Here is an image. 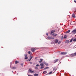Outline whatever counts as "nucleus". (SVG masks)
I'll return each instance as SVG.
<instances>
[{
  "label": "nucleus",
  "mask_w": 76,
  "mask_h": 76,
  "mask_svg": "<svg viewBox=\"0 0 76 76\" xmlns=\"http://www.w3.org/2000/svg\"><path fill=\"white\" fill-rule=\"evenodd\" d=\"M19 63V62H18V61H15V64H18V63Z\"/></svg>",
  "instance_id": "18"
},
{
  "label": "nucleus",
  "mask_w": 76,
  "mask_h": 76,
  "mask_svg": "<svg viewBox=\"0 0 76 76\" xmlns=\"http://www.w3.org/2000/svg\"><path fill=\"white\" fill-rule=\"evenodd\" d=\"M74 42H75L76 41V38L75 39H74L73 40Z\"/></svg>",
  "instance_id": "23"
},
{
  "label": "nucleus",
  "mask_w": 76,
  "mask_h": 76,
  "mask_svg": "<svg viewBox=\"0 0 76 76\" xmlns=\"http://www.w3.org/2000/svg\"><path fill=\"white\" fill-rule=\"evenodd\" d=\"M21 66H23V64H20Z\"/></svg>",
  "instance_id": "28"
},
{
  "label": "nucleus",
  "mask_w": 76,
  "mask_h": 76,
  "mask_svg": "<svg viewBox=\"0 0 76 76\" xmlns=\"http://www.w3.org/2000/svg\"><path fill=\"white\" fill-rule=\"evenodd\" d=\"M52 34V35H53V36L54 37H56V36H57V34H56V33H54L53 34Z\"/></svg>",
  "instance_id": "9"
},
{
  "label": "nucleus",
  "mask_w": 76,
  "mask_h": 76,
  "mask_svg": "<svg viewBox=\"0 0 76 76\" xmlns=\"http://www.w3.org/2000/svg\"><path fill=\"white\" fill-rule=\"evenodd\" d=\"M28 76H33L32 75H28Z\"/></svg>",
  "instance_id": "35"
},
{
  "label": "nucleus",
  "mask_w": 76,
  "mask_h": 76,
  "mask_svg": "<svg viewBox=\"0 0 76 76\" xmlns=\"http://www.w3.org/2000/svg\"><path fill=\"white\" fill-rule=\"evenodd\" d=\"M31 50L32 52H34L36 50L35 48H32L31 49Z\"/></svg>",
  "instance_id": "3"
},
{
  "label": "nucleus",
  "mask_w": 76,
  "mask_h": 76,
  "mask_svg": "<svg viewBox=\"0 0 76 76\" xmlns=\"http://www.w3.org/2000/svg\"><path fill=\"white\" fill-rule=\"evenodd\" d=\"M49 69V67H46L43 70H46V69Z\"/></svg>",
  "instance_id": "17"
},
{
  "label": "nucleus",
  "mask_w": 76,
  "mask_h": 76,
  "mask_svg": "<svg viewBox=\"0 0 76 76\" xmlns=\"http://www.w3.org/2000/svg\"><path fill=\"white\" fill-rule=\"evenodd\" d=\"M72 41H73V39L70 40V42H72Z\"/></svg>",
  "instance_id": "24"
},
{
  "label": "nucleus",
  "mask_w": 76,
  "mask_h": 76,
  "mask_svg": "<svg viewBox=\"0 0 76 76\" xmlns=\"http://www.w3.org/2000/svg\"><path fill=\"white\" fill-rule=\"evenodd\" d=\"M75 11H76V9L75 10Z\"/></svg>",
  "instance_id": "36"
},
{
  "label": "nucleus",
  "mask_w": 76,
  "mask_h": 76,
  "mask_svg": "<svg viewBox=\"0 0 76 76\" xmlns=\"http://www.w3.org/2000/svg\"><path fill=\"white\" fill-rule=\"evenodd\" d=\"M46 35H47V36H48V33H47L46 34Z\"/></svg>",
  "instance_id": "32"
},
{
  "label": "nucleus",
  "mask_w": 76,
  "mask_h": 76,
  "mask_svg": "<svg viewBox=\"0 0 76 76\" xmlns=\"http://www.w3.org/2000/svg\"><path fill=\"white\" fill-rule=\"evenodd\" d=\"M70 32V30H69L66 32V34H69Z\"/></svg>",
  "instance_id": "12"
},
{
  "label": "nucleus",
  "mask_w": 76,
  "mask_h": 76,
  "mask_svg": "<svg viewBox=\"0 0 76 76\" xmlns=\"http://www.w3.org/2000/svg\"><path fill=\"white\" fill-rule=\"evenodd\" d=\"M30 57H31V58H30V59L29 61H30V60H31V59H32V58L33 57L32 56H30Z\"/></svg>",
  "instance_id": "21"
},
{
  "label": "nucleus",
  "mask_w": 76,
  "mask_h": 76,
  "mask_svg": "<svg viewBox=\"0 0 76 76\" xmlns=\"http://www.w3.org/2000/svg\"><path fill=\"white\" fill-rule=\"evenodd\" d=\"M24 56H25V57L24 58L26 60L27 59H28V55H27L26 54H25L24 55Z\"/></svg>",
  "instance_id": "4"
},
{
  "label": "nucleus",
  "mask_w": 76,
  "mask_h": 76,
  "mask_svg": "<svg viewBox=\"0 0 76 76\" xmlns=\"http://www.w3.org/2000/svg\"><path fill=\"white\" fill-rule=\"evenodd\" d=\"M74 2H75V3H76V0H74Z\"/></svg>",
  "instance_id": "33"
},
{
  "label": "nucleus",
  "mask_w": 76,
  "mask_h": 76,
  "mask_svg": "<svg viewBox=\"0 0 76 76\" xmlns=\"http://www.w3.org/2000/svg\"><path fill=\"white\" fill-rule=\"evenodd\" d=\"M45 64L46 65V66H48V64L46 63Z\"/></svg>",
  "instance_id": "29"
},
{
  "label": "nucleus",
  "mask_w": 76,
  "mask_h": 76,
  "mask_svg": "<svg viewBox=\"0 0 76 76\" xmlns=\"http://www.w3.org/2000/svg\"><path fill=\"white\" fill-rule=\"evenodd\" d=\"M54 58H55V57H54Z\"/></svg>",
  "instance_id": "37"
},
{
  "label": "nucleus",
  "mask_w": 76,
  "mask_h": 76,
  "mask_svg": "<svg viewBox=\"0 0 76 76\" xmlns=\"http://www.w3.org/2000/svg\"><path fill=\"white\" fill-rule=\"evenodd\" d=\"M65 42L67 44H69V43L70 42V41H69V40H66V41H65Z\"/></svg>",
  "instance_id": "6"
},
{
  "label": "nucleus",
  "mask_w": 76,
  "mask_h": 76,
  "mask_svg": "<svg viewBox=\"0 0 76 76\" xmlns=\"http://www.w3.org/2000/svg\"><path fill=\"white\" fill-rule=\"evenodd\" d=\"M58 61V59H57L55 60L54 61V63H56V62H57Z\"/></svg>",
  "instance_id": "11"
},
{
  "label": "nucleus",
  "mask_w": 76,
  "mask_h": 76,
  "mask_svg": "<svg viewBox=\"0 0 76 76\" xmlns=\"http://www.w3.org/2000/svg\"><path fill=\"white\" fill-rule=\"evenodd\" d=\"M30 64H32V63L31 62L30 63Z\"/></svg>",
  "instance_id": "34"
},
{
  "label": "nucleus",
  "mask_w": 76,
  "mask_h": 76,
  "mask_svg": "<svg viewBox=\"0 0 76 76\" xmlns=\"http://www.w3.org/2000/svg\"><path fill=\"white\" fill-rule=\"evenodd\" d=\"M35 69H36V70H37V69H38V67H35Z\"/></svg>",
  "instance_id": "25"
},
{
  "label": "nucleus",
  "mask_w": 76,
  "mask_h": 76,
  "mask_svg": "<svg viewBox=\"0 0 76 76\" xmlns=\"http://www.w3.org/2000/svg\"><path fill=\"white\" fill-rule=\"evenodd\" d=\"M47 38H48V39H54V38H52L51 37H48Z\"/></svg>",
  "instance_id": "14"
},
{
  "label": "nucleus",
  "mask_w": 76,
  "mask_h": 76,
  "mask_svg": "<svg viewBox=\"0 0 76 76\" xmlns=\"http://www.w3.org/2000/svg\"><path fill=\"white\" fill-rule=\"evenodd\" d=\"M40 61H39V63H41L42 62V59H40Z\"/></svg>",
  "instance_id": "15"
},
{
  "label": "nucleus",
  "mask_w": 76,
  "mask_h": 76,
  "mask_svg": "<svg viewBox=\"0 0 76 76\" xmlns=\"http://www.w3.org/2000/svg\"><path fill=\"white\" fill-rule=\"evenodd\" d=\"M28 72H30V73H32L35 72L34 71H32L30 69H29L28 70Z\"/></svg>",
  "instance_id": "5"
},
{
  "label": "nucleus",
  "mask_w": 76,
  "mask_h": 76,
  "mask_svg": "<svg viewBox=\"0 0 76 76\" xmlns=\"http://www.w3.org/2000/svg\"><path fill=\"white\" fill-rule=\"evenodd\" d=\"M53 70L54 71V70H57V68H56V67H54L53 69Z\"/></svg>",
  "instance_id": "13"
},
{
  "label": "nucleus",
  "mask_w": 76,
  "mask_h": 76,
  "mask_svg": "<svg viewBox=\"0 0 76 76\" xmlns=\"http://www.w3.org/2000/svg\"><path fill=\"white\" fill-rule=\"evenodd\" d=\"M34 76H38V74H34Z\"/></svg>",
  "instance_id": "19"
},
{
  "label": "nucleus",
  "mask_w": 76,
  "mask_h": 76,
  "mask_svg": "<svg viewBox=\"0 0 76 76\" xmlns=\"http://www.w3.org/2000/svg\"><path fill=\"white\" fill-rule=\"evenodd\" d=\"M28 54H30L31 53V51H28Z\"/></svg>",
  "instance_id": "27"
},
{
  "label": "nucleus",
  "mask_w": 76,
  "mask_h": 76,
  "mask_svg": "<svg viewBox=\"0 0 76 76\" xmlns=\"http://www.w3.org/2000/svg\"><path fill=\"white\" fill-rule=\"evenodd\" d=\"M45 73H47V71H45L43 72V73H45Z\"/></svg>",
  "instance_id": "30"
},
{
  "label": "nucleus",
  "mask_w": 76,
  "mask_h": 76,
  "mask_svg": "<svg viewBox=\"0 0 76 76\" xmlns=\"http://www.w3.org/2000/svg\"><path fill=\"white\" fill-rule=\"evenodd\" d=\"M52 73H53V72H50L49 73H48V74L50 75V74H52Z\"/></svg>",
  "instance_id": "22"
},
{
  "label": "nucleus",
  "mask_w": 76,
  "mask_h": 76,
  "mask_svg": "<svg viewBox=\"0 0 76 76\" xmlns=\"http://www.w3.org/2000/svg\"><path fill=\"white\" fill-rule=\"evenodd\" d=\"M61 41H60L58 42V44H60V43H61Z\"/></svg>",
  "instance_id": "26"
},
{
  "label": "nucleus",
  "mask_w": 76,
  "mask_h": 76,
  "mask_svg": "<svg viewBox=\"0 0 76 76\" xmlns=\"http://www.w3.org/2000/svg\"><path fill=\"white\" fill-rule=\"evenodd\" d=\"M67 38V35H64V38Z\"/></svg>",
  "instance_id": "16"
},
{
  "label": "nucleus",
  "mask_w": 76,
  "mask_h": 76,
  "mask_svg": "<svg viewBox=\"0 0 76 76\" xmlns=\"http://www.w3.org/2000/svg\"><path fill=\"white\" fill-rule=\"evenodd\" d=\"M67 52H62L61 53V54L62 55H65V54H67Z\"/></svg>",
  "instance_id": "2"
},
{
  "label": "nucleus",
  "mask_w": 76,
  "mask_h": 76,
  "mask_svg": "<svg viewBox=\"0 0 76 76\" xmlns=\"http://www.w3.org/2000/svg\"><path fill=\"white\" fill-rule=\"evenodd\" d=\"M12 69H16V67H13L12 68Z\"/></svg>",
  "instance_id": "20"
},
{
  "label": "nucleus",
  "mask_w": 76,
  "mask_h": 76,
  "mask_svg": "<svg viewBox=\"0 0 76 76\" xmlns=\"http://www.w3.org/2000/svg\"><path fill=\"white\" fill-rule=\"evenodd\" d=\"M72 18H76V16H75V15L74 13H73L72 14Z\"/></svg>",
  "instance_id": "8"
},
{
  "label": "nucleus",
  "mask_w": 76,
  "mask_h": 76,
  "mask_svg": "<svg viewBox=\"0 0 76 76\" xmlns=\"http://www.w3.org/2000/svg\"><path fill=\"white\" fill-rule=\"evenodd\" d=\"M58 42V39H56L55 41V43H57Z\"/></svg>",
  "instance_id": "10"
},
{
  "label": "nucleus",
  "mask_w": 76,
  "mask_h": 76,
  "mask_svg": "<svg viewBox=\"0 0 76 76\" xmlns=\"http://www.w3.org/2000/svg\"><path fill=\"white\" fill-rule=\"evenodd\" d=\"M56 32V30H52L51 31V33L52 34L53 33H54Z\"/></svg>",
  "instance_id": "7"
},
{
  "label": "nucleus",
  "mask_w": 76,
  "mask_h": 76,
  "mask_svg": "<svg viewBox=\"0 0 76 76\" xmlns=\"http://www.w3.org/2000/svg\"><path fill=\"white\" fill-rule=\"evenodd\" d=\"M36 66H39V64H37L36 65Z\"/></svg>",
  "instance_id": "31"
},
{
  "label": "nucleus",
  "mask_w": 76,
  "mask_h": 76,
  "mask_svg": "<svg viewBox=\"0 0 76 76\" xmlns=\"http://www.w3.org/2000/svg\"><path fill=\"white\" fill-rule=\"evenodd\" d=\"M40 66H41V67H40V69H42L44 68V64H43V63H41L40 64Z\"/></svg>",
  "instance_id": "1"
}]
</instances>
